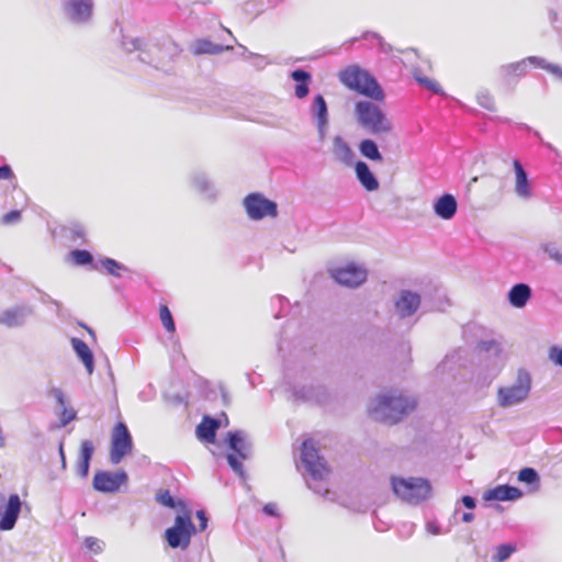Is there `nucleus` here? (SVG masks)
I'll return each instance as SVG.
<instances>
[{
	"mask_svg": "<svg viewBox=\"0 0 562 562\" xmlns=\"http://www.w3.org/2000/svg\"><path fill=\"white\" fill-rule=\"evenodd\" d=\"M420 304V297L416 293L409 291L402 292L400 299L396 301L395 306L402 317L414 314Z\"/></svg>",
	"mask_w": 562,
	"mask_h": 562,
	"instance_id": "obj_16",
	"label": "nucleus"
},
{
	"mask_svg": "<svg viewBox=\"0 0 562 562\" xmlns=\"http://www.w3.org/2000/svg\"><path fill=\"white\" fill-rule=\"evenodd\" d=\"M359 150L362 156L373 161H382V155L379 151L376 144L372 139H363L359 144Z\"/></svg>",
	"mask_w": 562,
	"mask_h": 562,
	"instance_id": "obj_28",
	"label": "nucleus"
},
{
	"mask_svg": "<svg viewBox=\"0 0 562 562\" xmlns=\"http://www.w3.org/2000/svg\"><path fill=\"white\" fill-rule=\"evenodd\" d=\"M21 218V212L18 210L10 211L9 213L4 214L1 222L2 224L9 225L12 223L19 222Z\"/></svg>",
	"mask_w": 562,
	"mask_h": 562,
	"instance_id": "obj_40",
	"label": "nucleus"
},
{
	"mask_svg": "<svg viewBox=\"0 0 562 562\" xmlns=\"http://www.w3.org/2000/svg\"><path fill=\"white\" fill-rule=\"evenodd\" d=\"M522 496L519 488L509 485H498L488 490L484 498L486 501H515Z\"/></svg>",
	"mask_w": 562,
	"mask_h": 562,
	"instance_id": "obj_17",
	"label": "nucleus"
},
{
	"mask_svg": "<svg viewBox=\"0 0 562 562\" xmlns=\"http://www.w3.org/2000/svg\"><path fill=\"white\" fill-rule=\"evenodd\" d=\"M70 257L76 265L83 266L92 262V256L87 250H72Z\"/></svg>",
	"mask_w": 562,
	"mask_h": 562,
	"instance_id": "obj_32",
	"label": "nucleus"
},
{
	"mask_svg": "<svg viewBox=\"0 0 562 562\" xmlns=\"http://www.w3.org/2000/svg\"><path fill=\"white\" fill-rule=\"evenodd\" d=\"M516 551V547L514 544H501L496 548V553L493 557L494 562H504L507 560L514 552Z\"/></svg>",
	"mask_w": 562,
	"mask_h": 562,
	"instance_id": "obj_31",
	"label": "nucleus"
},
{
	"mask_svg": "<svg viewBox=\"0 0 562 562\" xmlns=\"http://www.w3.org/2000/svg\"><path fill=\"white\" fill-rule=\"evenodd\" d=\"M244 206L247 215L255 221L262 220L266 216L277 217V203L265 198L261 193H250L244 199Z\"/></svg>",
	"mask_w": 562,
	"mask_h": 562,
	"instance_id": "obj_7",
	"label": "nucleus"
},
{
	"mask_svg": "<svg viewBox=\"0 0 562 562\" xmlns=\"http://www.w3.org/2000/svg\"><path fill=\"white\" fill-rule=\"evenodd\" d=\"M291 77L297 82L295 86L296 98H305L310 92L308 83L311 81V75L303 69H296L292 71Z\"/></svg>",
	"mask_w": 562,
	"mask_h": 562,
	"instance_id": "obj_26",
	"label": "nucleus"
},
{
	"mask_svg": "<svg viewBox=\"0 0 562 562\" xmlns=\"http://www.w3.org/2000/svg\"><path fill=\"white\" fill-rule=\"evenodd\" d=\"M93 443L89 440H83L80 446V459L78 462V473L85 477L88 475L90 461L93 454Z\"/></svg>",
	"mask_w": 562,
	"mask_h": 562,
	"instance_id": "obj_25",
	"label": "nucleus"
},
{
	"mask_svg": "<svg viewBox=\"0 0 562 562\" xmlns=\"http://www.w3.org/2000/svg\"><path fill=\"white\" fill-rule=\"evenodd\" d=\"M124 479V474L114 475L108 472H100L93 477V487L100 492L112 493L120 488Z\"/></svg>",
	"mask_w": 562,
	"mask_h": 562,
	"instance_id": "obj_14",
	"label": "nucleus"
},
{
	"mask_svg": "<svg viewBox=\"0 0 562 562\" xmlns=\"http://www.w3.org/2000/svg\"><path fill=\"white\" fill-rule=\"evenodd\" d=\"M477 103L487 110H494L495 109V101L492 94L487 91L480 92L476 97Z\"/></svg>",
	"mask_w": 562,
	"mask_h": 562,
	"instance_id": "obj_35",
	"label": "nucleus"
},
{
	"mask_svg": "<svg viewBox=\"0 0 562 562\" xmlns=\"http://www.w3.org/2000/svg\"><path fill=\"white\" fill-rule=\"evenodd\" d=\"M57 397H58V401L60 402V404L63 405L64 404V400H63V394H61L60 391H58Z\"/></svg>",
	"mask_w": 562,
	"mask_h": 562,
	"instance_id": "obj_51",
	"label": "nucleus"
},
{
	"mask_svg": "<svg viewBox=\"0 0 562 562\" xmlns=\"http://www.w3.org/2000/svg\"><path fill=\"white\" fill-rule=\"evenodd\" d=\"M549 358L550 360L562 367V348L553 346L549 349Z\"/></svg>",
	"mask_w": 562,
	"mask_h": 562,
	"instance_id": "obj_39",
	"label": "nucleus"
},
{
	"mask_svg": "<svg viewBox=\"0 0 562 562\" xmlns=\"http://www.w3.org/2000/svg\"><path fill=\"white\" fill-rule=\"evenodd\" d=\"M462 503L463 505L467 507V508H474L475 507V501L473 497L469 496V495H465L462 497Z\"/></svg>",
	"mask_w": 562,
	"mask_h": 562,
	"instance_id": "obj_46",
	"label": "nucleus"
},
{
	"mask_svg": "<svg viewBox=\"0 0 562 562\" xmlns=\"http://www.w3.org/2000/svg\"><path fill=\"white\" fill-rule=\"evenodd\" d=\"M71 345L74 350L76 351L77 356L81 359L83 362L87 372L91 374L93 372L94 368V361H93V355L89 348V346L79 338H72Z\"/></svg>",
	"mask_w": 562,
	"mask_h": 562,
	"instance_id": "obj_22",
	"label": "nucleus"
},
{
	"mask_svg": "<svg viewBox=\"0 0 562 562\" xmlns=\"http://www.w3.org/2000/svg\"><path fill=\"white\" fill-rule=\"evenodd\" d=\"M416 406L417 403L413 398L402 394L387 393L379 397L375 411L381 412L383 422L396 424L412 413Z\"/></svg>",
	"mask_w": 562,
	"mask_h": 562,
	"instance_id": "obj_3",
	"label": "nucleus"
},
{
	"mask_svg": "<svg viewBox=\"0 0 562 562\" xmlns=\"http://www.w3.org/2000/svg\"><path fill=\"white\" fill-rule=\"evenodd\" d=\"M220 50L221 49L217 46H214L213 48L206 49L205 52H207V53H218Z\"/></svg>",
	"mask_w": 562,
	"mask_h": 562,
	"instance_id": "obj_50",
	"label": "nucleus"
},
{
	"mask_svg": "<svg viewBox=\"0 0 562 562\" xmlns=\"http://www.w3.org/2000/svg\"><path fill=\"white\" fill-rule=\"evenodd\" d=\"M340 83L348 90L370 100L384 103L385 93L376 79L358 65H351L338 72Z\"/></svg>",
	"mask_w": 562,
	"mask_h": 562,
	"instance_id": "obj_1",
	"label": "nucleus"
},
{
	"mask_svg": "<svg viewBox=\"0 0 562 562\" xmlns=\"http://www.w3.org/2000/svg\"><path fill=\"white\" fill-rule=\"evenodd\" d=\"M301 460L313 479L324 480L329 474V468L325 460L318 454L312 439L303 441L301 447Z\"/></svg>",
	"mask_w": 562,
	"mask_h": 562,
	"instance_id": "obj_6",
	"label": "nucleus"
},
{
	"mask_svg": "<svg viewBox=\"0 0 562 562\" xmlns=\"http://www.w3.org/2000/svg\"><path fill=\"white\" fill-rule=\"evenodd\" d=\"M85 546L90 551H93L95 553H99L102 551V543L99 539L93 537H88L85 539Z\"/></svg>",
	"mask_w": 562,
	"mask_h": 562,
	"instance_id": "obj_38",
	"label": "nucleus"
},
{
	"mask_svg": "<svg viewBox=\"0 0 562 562\" xmlns=\"http://www.w3.org/2000/svg\"><path fill=\"white\" fill-rule=\"evenodd\" d=\"M524 60H526V66L531 65L533 67L544 69L562 80V68L560 66L549 64L543 58L536 56L527 57Z\"/></svg>",
	"mask_w": 562,
	"mask_h": 562,
	"instance_id": "obj_27",
	"label": "nucleus"
},
{
	"mask_svg": "<svg viewBox=\"0 0 562 562\" xmlns=\"http://www.w3.org/2000/svg\"><path fill=\"white\" fill-rule=\"evenodd\" d=\"M547 250L549 252L550 258L562 265V252L559 249L552 248Z\"/></svg>",
	"mask_w": 562,
	"mask_h": 562,
	"instance_id": "obj_45",
	"label": "nucleus"
},
{
	"mask_svg": "<svg viewBox=\"0 0 562 562\" xmlns=\"http://www.w3.org/2000/svg\"><path fill=\"white\" fill-rule=\"evenodd\" d=\"M333 277L340 284L347 286H358L362 282H364L367 278V272L362 268L347 266L344 268L336 269L333 272Z\"/></svg>",
	"mask_w": 562,
	"mask_h": 562,
	"instance_id": "obj_12",
	"label": "nucleus"
},
{
	"mask_svg": "<svg viewBox=\"0 0 562 562\" xmlns=\"http://www.w3.org/2000/svg\"><path fill=\"white\" fill-rule=\"evenodd\" d=\"M132 437L126 425L122 422L117 423L112 431L111 461L115 464L121 462V460L132 451Z\"/></svg>",
	"mask_w": 562,
	"mask_h": 562,
	"instance_id": "obj_9",
	"label": "nucleus"
},
{
	"mask_svg": "<svg viewBox=\"0 0 562 562\" xmlns=\"http://www.w3.org/2000/svg\"><path fill=\"white\" fill-rule=\"evenodd\" d=\"M415 78H416V80H417L420 85L425 86V87H426V88H428L429 90H431V91H434V92H436V93L440 92V90H441V89H440V85H439L438 82H436V81H434V80H430V79H428V78H426V77H420V76H418V75H415Z\"/></svg>",
	"mask_w": 562,
	"mask_h": 562,
	"instance_id": "obj_37",
	"label": "nucleus"
},
{
	"mask_svg": "<svg viewBox=\"0 0 562 562\" xmlns=\"http://www.w3.org/2000/svg\"><path fill=\"white\" fill-rule=\"evenodd\" d=\"M530 296V288L525 283H518L510 289L508 301L514 307L521 308L527 304Z\"/></svg>",
	"mask_w": 562,
	"mask_h": 562,
	"instance_id": "obj_21",
	"label": "nucleus"
},
{
	"mask_svg": "<svg viewBox=\"0 0 562 562\" xmlns=\"http://www.w3.org/2000/svg\"><path fill=\"white\" fill-rule=\"evenodd\" d=\"M196 517L199 519V530L203 531L207 527V518L205 516V513L203 510H199L196 513Z\"/></svg>",
	"mask_w": 562,
	"mask_h": 562,
	"instance_id": "obj_43",
	"label": "nucleus"
},
{
	"mask_svg": "<svg viewBox=\"0 0 562 562\" xmlns=\"http://www.w3.org/2000/svg\"><path fill=\"white\" fill-rule=\"evenodd\" d=\"M355 171L358 180L368 191H375L379 188L378 180L366 162L358 161L355 166Z\"/></svg>",
	"mask_w": 562,
	"mask_h": 562,
	"instance_id": "obj_20",
	"label": "nucleus"
},
{
	"mask_svg": "<svg viewBox=\"0 0 562 562\" xmlns=\"http://www.w3.org/2000/svg\"><path fill=\"white\" fill-rule=\"evenodd\" d=\"M530 390L529 376L524 373L519 374L518 382L512 386L499 387L497 392L498 404L502 407L516 405L524 401Z\"/></svg>",
	"mask_w": 562,
	"mask_h": 562,
	"instance_id": "obj_8",
	"label": "nucleus"
},
{
	"mask_svg": "<svg viewBox=\"0 0 562 562\" xmlns=\"http://www.w3.org/2000/svg\"><path fill=\"white\" fill-rule=\"evenodd\" d=\"M505 71L507 75L512 76H522L527 72L526 60L521 59L520 61L509 64L505 67Z\"/></svg>",
	"mask_w": 562,
	"mask_h": 562,
	"instance_id": "obj_34",
	"label": "nucleus"
},
{
	"mask_svg": "<svg viewBox=\"0 0 562 562\" xmlns=\"http://www.w3.org/2000/svg\"><path fill=\"white\" fill-rule=\"evenodd\" d=\"M457 201L451 194L441 195L434 204V211L442 220H451L457 213Z\"/></svg>",
	"mask_w": 562,
	"mask_h": 562,
	"instance_id": "obj_18",
	"label": "nucleus"
},
{
	"mask_svg": "<svg viewBox=\"0 0 562 562\" xmlns=\"http://www.w3.org/2000/svg\"><path fill=\"white\" fill-rule=\"evenodd\" d=\"M221 426L218 419L210 416H204L196 427V437L204 442L214 443L216 439V431Z\"/></svg>",
	"mask_w": 562,
	"mask_h": 562,
	"instance_id": "obj_15",
	"label": "nucleus"
},
{
	"mask_svg": "<svg viewBox=\"0 0 562 562\" xmlns=\"http://www.w3.org/2000/svg\"><path fill=\"white\" fill-rule=\"evenodd\" d=\"M373 100H359L355 103V115L358 124L373 135L392 132V122L386 113Z\"/></svg>",
	"mask_w": 562,
	"mask_h": 562,
	"instance_id": "obj_2",
	"label": "nucleus"
},
{
	"mask_svg": "<svg viewBox=\"0 0 562 562\" xmlns=\"http://www.w3.org/2000/svg\"><path fill=\"white\" fill-rule=\"evenodd\" d=\"M392 490L395 495L408 503H419L431 494L430 483L422 477H391Z\"/></svg>",
	"mask_w": 562,
	"mask_h": 562,
	"instance_id": "obj_4",
	"label": "nucleus"
},
{
	"mask_svg": "<svg viewBox=\"0 0 562 562\" xmlns=\"http://www.w3.org/2000/svg\"><path fill=\"white\" fill-rule=\"evenodd\" d=\"M194 532L191 512L186 509L182 515L176 517L175 525L165 531V538L172 549H187Z\"/></svg>",
	"mask_w": 562,
	"mask_h": 562,
	"instance_id": "obj_5",
	"label": "nucleus"
},
{
	"mask_svg": "<svg viewBox=\"0 0 562 562\" xmlns=\"http://www.w3.org/2000/svg\"><path fill=\"white\" fill-rule=\"evenodd\" d=\"M13 177L12 169L10 166H1L0 167V179H11Z\"/></svg>",
	"mask_w": 562,
	"mask_h": 562,
	"instance_id": "obj_44",
	"label": "nucleus"
},
{
	"mask_svg": "<svg viewBox=\"0 0 562 562\" xmlns=\"http://www.w3.org/2000/svg\"><path fill=\"white\" fill-rule=\"evenodd\" d=\"M229 448L236 452V454H228L227 462L234 472L241 474L243 464L241 461L246 459L245 445L243 438L237 432L228 434Z\"/></svg>",
	"mask_w": 562,
	"mask_h": 562,
	"instance_id": "obj_13",
	"label": "nucleus"
},
{
	"mask_svg": "<svg viewBox=\"0 0 562 562\" xmlns=\"http://www.w3.org/2000/svg\"><path fill=\"white\" fill-rule=\"evenodd\" d=\"M518 481L526 484H539V475L532 468H524L518 473Z\"/></svg>",
	"mask_w": 562,
	"mask_h": 562,
	"instance_id": "obj_30",
	"label": "nucleus"
},
{
	"mask_svg": "<svg viewBox=\"0 0 562 562\" xmlns=\"http://www.w3.org/2000/svg\"><path fill=\"white\" fill-rule=\"evenodd\" d=\"M0 323L8 326H14L18 323L16 314L13 312H5L0 316Z\"/></svg>",
	"mask_w": 562,
	"mask_h": 562,
	"instance_id": "obj_41",
	"label": "nucleus"
},
{
	"mask_svg": "<svg viewBox=\"0 0 562 562\" xmlns=\"http://www.w3.org/2000/svg\"><path fill=\"white\" fill-rule=\"evenodd\" d=\"M59 453H60V457H61L63 465L65 467L66 461H65L63 443H60V446H59Z\"/></svg>",
	"mask_w": 562,
	"mask_h": 562,
	"instance_id": "obj_49",
	"label": "nucleus"
},
{
	"mask_svg": "<svg viewBox=\"0 0 562 562\" xmlns=\"http://www.w3.org/2000/svg\"><path fill=\"white\" fill-rule=\"evenodd\" d=\"M102 267L112 276L120 277L121 270L123 269L122 265L116 260L111 258H105L101 260Z\"/></svg>",
	"mask_w": 562,
	"mask_h": 562,
	"instance_id": "obj_33",
	"label": "nucleus"
},
{
	"mask_svg": "<svg viewBox=\"0 0 562 562\" xmlns=\"http://www.w3.org/2000/svg\"><path fill=\"white\" fill-rule=\"evenodd\" d=\"M333 155L336 160L347 165L353 159L352 149L340 136H336L333 139Z\"/></svg>",
	"mask_w": 562,
	"mask_h": 562,
	"instance_id": "obj_24",
	"label": "nucleus"
},
{
	"mask_svg": "<svg viewBox=\"0 0 562 562\" xmlns=\"http://www.w3.org/2000/svg\"><path fill=\"white\" fill-rule=\"evenodd\" d=\"M156 501L166 507H169V508L176 507L175 499L170 495V492L168 490L158 491V493L156 494Z\"/></svg>",
	"mask_w": 562,
	"mask_h": 562,
	"instance_id": "obj_36",
	"label": "nucleus"
},
{
	"mask_svg": "<svg viewBox=\"0 0 562 562\" xmlns=\"http://www.w3.org/2000/svg\"><path fill=\"white\" fill-rule=\"evenodd\" d=\"M21 501L18 494L9 496L8 501L0 494V530H11L19 517Z\"/></svg>",
	"mask_w": 562,
	"mask_h": 562,
	"instance_id": "obj_10",
	"label": "nucleus"
},
{
	"mask_svg": "<svg viewBox=\"0 0 562 562\" xmlns=\"http://www.w3.org/2000/svg\"><path fill=\"white\" fill-rule=\"evenodd\" d=\"M76 418V413L74 409L64 408L61 412L60 422L63 426H66L68 423Z\"/></svg>",
	"mask_w": 562,
	"mask_h": 562,
	"instance_id": "obj_42",
	"label": "nucleus"
},
{
	"mask_svg": "<svg viewBox=\"0 0 562 562\" xmlns=\"http://www.w3.org/2000/svg\"><path fill=\"white\" fill-rule=\"evenodd\" d=\"M313 112L317 120L318 131L323 136L328 123L327 104L323 95L318 94L314 98Z\"/></svg>",
	"mask_w": 562,
	"mask_h": 562,
	"instance_id": "obj_23",
	"label": "nucleus"
},
{
	"mask_svg": "<svg viewBox=\"0 0 562 562\" xmlns=\"http://www.w3.org/2000/svg\"><path fill=\"white\" fill-rule=\"evenodd\" d=\"M263 512L270 516H274L277 514V506L274 504H267L263 506Z\"/></svg>",
	"mask_w": 562,
	"mask_h": 562,
	"instance_id": "obj_47",
	"label": "nucleus"
},
{
	"mask_svg": "<svg viewBox=\"0 0 562 562\" xmlns=\"http://www.w3.org/2000/svg\"><path fill=\"white\" fill-rule=\"evenodd\" d=\"M513 167L515 171V192L520 198L527 199L531 195L527 173L524 170L522 165L517 159L513 161Z\"/></svg>",
	"mask_w": 562,
	"mask_h": 562,
	"instance_id": "obj_19",
	"label": "nucleus"
},
{
	"mask_svg": "<svg viewBox=\"0 0 562 562\" xmlns=\"http://www.w3.org/2000/svg\"><path fill=\"white\" fill-rule=\"evenodd\" d=\"M474 519L473 513H464L462 516V520L464 522H471Z\"/></svg>",
	"mask_w": 562,
	"mask_h": 562,
	"instance_id": "obj_48",
	"label": "nucleus"
},
{
	"mask_svg": "<svg viewBox=\"0 0 562 562\" xmlns=\"http://www.w3.org/2000/svg\"><path fill=\"white\" fill-rule=\"evenodd\" d=\"M65 12L68 18L78 23L87 22L92 16V0H69L65 4Z\"/></svg>",
	"mask_w": 562,
	"mask_h": 562,
	"instance_id": "obj_11",
	"label": "nucleus"
},
{
	"mask_svg": "<svg viewBox=\"0 0 562 562\" xmlns=\"http://www.w3.org/2000/svg\"><path fill=\"white\" fill-rule=\"evenodd\" d=\"M159 317L162 323V326L168 333L173 334L176 331V325L172 318V315L167 305H160L159 307Z\"/></svg>",
	"mask_w": 562,
	"mask_h": 562,
	"instance_id": "obj_29",
	"label": "nucleus"
}]
</instances>
